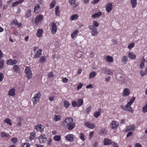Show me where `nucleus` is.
<instances>
[{"label": "nucleus", "mask_w": 147, "mask_h": 147, "mask_svg": "<svg viewBox=\"0 0 147 147\" xmlns=\"http://www.w3.org/2000/svg\"><path fill=\"white\" fill-rule=\"evenodd\" d=\"M135 100V97H133L126 105V108L128 109L127 111L131 113H133L134 111L132 108L131 107V106L134 103Z\"/></svg>", "instance_id": "nucleus-1"}, {"label": "nucleus", "mask_w": 147, "mask_h": 147, "mask_svg": "<svg viewBox=\"0 0 147 147\" xmlns=\"http://www.w3.org/2000/svg\"><path fill=\"white\" fill-rule=\"evenodd\" d=\"M41 96V94L40 92H38L34 94V96L32 98L33 105H34L37 104L39 101Z\"/></svg>", "instance_id": "nucleus-2"}, {"label": "nucleus", "mask_w": 147, "mask_h": 147, "mask_svg": "<svg viewBox=\"0 0 147 147\" xmlns=\"http://www.w3.org/2000/svg\"><path fill=\"white\" fill-rule=\"evenodd\" d=\"M73 119L72 118L68 117L62 123V126L65 127H67L69 125L73 123Z\"/></svg>", "instance_id": "nucleus-3"}, {"label": "nucleus", "mask_w": 147, "mask_h": 147, "mask_svg": "<svg viewBox=\"0 0 147 147\" xmlns=\"http://www.w3.org/2000/svg\"><path fill=\"white\" fill-rule=\"evenodd\" d=\"M25 72L27 78L28 79L31 78L32 77V74L30 68V67L26 66Z\"/></svg>", "instance_id": "nucleus-4"}, {"label": "nucleus", "mask_w": 147, "mask_h": 147, "mask_svg": "<svg viewBox=\"0 0 147 147\" xmlns=\"http://www.w3.org/2000/svg\"><path fill=\"white\" fill-rule=\"evenodd\" d=\"M43 19V16L41 14L37 15L35 19V23L36 25L41 23Z\"/></svg>", "instance_id": "nucleus-5"}, {"label": "nucleus", "mask_w": 147, "mask_h": 147, "mask_svg": "<svg viewBox=\"0 0 147 147\" xmlns=\"http://www.w3.org/2000/svg\"><path fill=\"white\" fill-rule=\"evenodd\" d=\"M88 27L91 30V34L93 36H94L98 34L97 28L94 26L91 25L89 26Z\"/></svg>", "instance_id": "nucleus-6"}, {"label": "nucleus", "mask_w": 147, "mask_h": 147, "mask_svg": "<svg viewBox=\"0 0 147 147\" xmlns=\"http://www.w3.org/2000/svg\"><path fill=\"white\" fill-rule=\"evenodd\" d=\"M119 124L118 122L116 121H113L110 123V125L112 129H115L117 128Z\"/></svg>", "instance_id": "nucleus-7"}, {"label": "nucleus", "mask_w": 147, "mask_h": 147, "mask_svg": "<svg viewBox=\"0 0 147 147\" xmlns=\"http://www.w3.org/2000/svg\"><path fill=\"white\" fill-rule=\"evenodd\" d=\"M113 5L111 2L108 3L106 6V10L107 12L109 13L113 9Z\"/></svg>", "instance_id": "nucleus-8"}, {"label": "nucleus", "mask_w": 147, "mask_h": 147, "mask_svg": "<svg viewBox=\"0 0 147 147\" xmlns=\"http://www.w3.org/2000/svg\"><path fill=\"white\" fill-rule=\"evenodd\" d=\"M51 28V31L52 34H55L57 31V28L56 24L55 23L53 22L52 23Z\"/></svg>", "instance_id": "nucleus-9"}, {"label": "nucleus", "mask_w": 147, "mask_h": 147, "mask_svg": "<svg viewBox=\"0 0 147 147\" xmlns=\"http://www.w3.org/2000/svg\"><path fill=\"white\" fill-rule=\"evenodd\" d=\"M65 138L66 140L69 142H72L74 140V136L73 134H69L66 135Z\"/></svg>", "instance_id": "nucleus-10"}, {"label": "nucleus", "mask_w": 147, "mask_h": 147, "mask_svg": "<svg viewBox=\"0 0 147 147\" xmlns=\"http://www.w3.org/2000/svg\"><path fill=\"white\" fill-rule=\"evenodd\" d=\"M130 91L129 89L126 88L124 89L123 91L122 95L123 97H126L128 96L130 94Z\"/></svg>", "instance_id": "nucleus-11"}, {"label": "nucleus", "mask_w": 147, "mask_h": 147, "mask_svg": "<svg viewBox=\"0 0 147 147\" xmlns=\"http://www.w3.org/2000/svg\"><path fill=\"white\" fill-rule=\"evenodd\" d=\"M38 139L40 143H44L46 141L47 138L45 135H42L40 136Z\"/></svg>", "instance_id": "nucleus-12"}, {"label": "nucleus", "mask_w": 147, "mask_h": 147, "mask_svg": "<svg viewBox=\"0 0 147 147\" xmlns=\"http://www.w3.org/2000/svg\"><path fill=\"white\" fill-rule=\"evenodd\" d=\"M6 64L7 65H13L16 64L17 63V61L16 60H13L10 59L6 61Z\"/></svg>", "instance_id": "nucleus-13"}, {"label": "nucleus", "mask_w": 147, "mask_h": 147, "mask_svg": "<svg viewBox=\"0 0 147 147\" xmlns=\"http://www.w3.org/2000/svg\"><path fill=\"white\" fill-rule=\"evenodd\" d=\"M42 52V50L41 49H39L37 51L35 54L34 55V58L35 59L38 58L40 57L41 55Z\"/></svg>", "instance_id": "nucleus-14"}, {"label": "nucleus", "mask_w": 147, "mask_h": 147, "mask_svg": "<svg viewBox=\"0 0 147 147\" xmlns=\"http://www.w3.org/2000/svg\"><path fill=\"white\" fill-rule=\"evenodd\" d=\"M85 125L88 127L92 129L95 127V124L94 123H90V122H86L85 123Z\"/></svg>", "instance_id": "nucleus-15"}, {"label": "nucleus", "mask_w": 147, "mask_h": 147, "mask_svg": "<svg viewBox=\"0 0 147 147\" xmlns=\"http://www.w3.org/2000/svg\"><path fill=\"white\" fill-rule=\"evenodd\" d=\"M43 30L42 29H38L37 30L36 36L40 38L42 36Z\"/></svg>", "instance_id": "nucleus-16"}, {"label": "nucleus", "mask_w": 147, "mask_h": 147, "mask_svg": "<svg viewBox=\"0 0 147 147\" xmlns=\"http://www.w3.org/2000/svg\"><path fill=\"white\" fill-rule=\"evenodd\" d=\"M113 142L110 139L108 138H105L104 139V144L105 145H111Z\"/></svg>", "instance_id": "nucleus-17"}, {"label": "nucleus", "mask_w": 147, "mask_h": 147, "mask_svg": "<svg viewBox=\"0 0 147 147\" xmlns=\"http://www.w3.org/2000/svg\"><path fill=\"white\" fill-rule=\"evenodd\" d=\"M42 127L43 126L41 124H40L38 125H36L35 126V128L37 131H39L42 132L43 131Z\"/></svg>", "instance_id": "nucleus-18"}, {"label": "nucleus", "mask_w": 147, "mask_h": 147, "mask_svg": "<svg viewBox=\"0 0 147 147\" xmlns=\"http://www.w3.org/2000/svg\"><path fill=\"white\" fill-rule=\"evenodd\" d=\"M135 126L134 125L132 124L130 125L127 127L125 130V131L126 132H127L128 131L130 130H133L135 129Z\"/></svg>", "instance_id": "nucleus-19"}, {"label": "nucleus", "mask_w": 147, "mask_h": 147, "mask_svg": "<svg viewBox=\"0 0 147 147\" xmlns=\"http://www.w3.org/2000/svg\"><path fill=\"white\" fill-rule=\"evenodd\" d=\"M15 89L13 88L9 91L8 95L11 96H14L15 95Z\"/></svg>", "instance_id": "nucleus-20"}, {"label": "nucleus", "mask_w": 147, "mask_h": 147, "mask_svg": "<svg viewBox=\"0 0 147 147\" xmlns=\"http://www.w3.org/2000/svg\"><path fill=\"white\" fill-rule=\"evenodd\" d=\"M101 108H99L98 109L97 111L94 114V116L96 118H98L99 116L101 115Z\"/></svg>", "instance_id": "nucleus-21"}, {"label": "nucleus", "mask_w": 147, "mask_h": 147, "mask_svg": "<svg viewBox=\"0 0 147 147\" xmlns=\"http://www.w3.org/2000/svg\"><path fill=\"white\" fill-rule=\"evenodd\" d=\"M128 56L131 59H134L136 57V56L134 53L133 52H130L128 54Z\"/></svg>", "instance_id": "nucleus-22"}, {"label": "nucleus", "mask_w": 147, "mask_h": 147, "mask_svg": "<svg viewBox=\"0 0 147 147\" xmlns=\"http://www.w3.org/2000/svg\"><path fill=\"white\" fill-rule=\"evenodd\" d=\"M130 3L132 7L134 8L136 7L137 5V0H130Z\"/></svg>", "instance_id": "nucleus-23"}, {"label": "nucleus", "mask_w": 147, "mask_h": 147, "mask_svg": "<svg viewBox=\"0 0 147 147\" xmlns=\"http://www.w3.org/2000/svg\"><path fill=\"white\" fill-rule=\"evenodd\" d=\"M102 14V12L101 11H99L95 13L94 14L92 15L91 17L92 18H96L97 17H99L100 16H101Z\"/></svg>", "instance_id": "nucleus-24"}, {"label": "nucleus", "mask_w": 147, "mask_h": 147, "mask_svg": "<svg viewBox=\"0 0 147 147\" xmlns=\"http://www.w3.org/2000/svg\"><path fill=\"white\" fill-rule=\"evenodd\" d=\"M59 8L58 6H56L55 8V12L56 16L59 17L60 16V11L59 9Z\"/></svg>", "instance_id": "nucleus-25"}, {"label": "nucleus", "mask_w": 147, "mask_h": 147, "mask_svg": "<svg viewBox=\"0 0 147 147\" xmlns=\"http://www.w3.org/2000/svg\"><path fill=\"white\" fill-rule=\"evenodd\" d=\"M37 6H35L34 8V12L36 13L39 12V11L40 10V6L39 4H37Z\"/></svg>", "instance_id": "nucleus-26"}, {"label": "nucleus", "mask_w": 147, "mask_h": 147, "mask_svg": "<svg viewBox=\"0 0 147 147\" xmlns=\"http://www.w3.org/2000/svg\"><path fill=\"white\" fill-rule=\"evenodd\" d=\"M79 32V30H76L75 31H74L71 34V38L73 39L75 37H76V36L78 34Z\"/></svg>", "instance_id": "nucleus-27"}, {"label": "nucleus", "mask_w": 147, "mask_h": 147, "mask_svg": "<svg viewBox=\"0 0 147 147\" xmlns=\"http://www.w3.org/2000/svg\"><path fill=\"white\" fill-rule=\"evenodd\" d=\"M121 62L124 64L126 63L127 61V56H123L121 59Z\"/></svg>", "instance_id": "nucleus-28"}, {"label": "nucleus", "mask_w": 147, "mask_h": 147, "mask_svg": "<svg viewBox=\"0 0 147 147\" xmlns=\"http://www.w3.org/2000/svg\"><path fill=\"white\" fill-rule=\"evenodd\" d=\"M145 59L144 58H143L141 60V63L140 65V67L141 69L145 67L144 62L145 61Z\"/></svg>", "instance_id": "nucleus-29"}, {"label": "nucleus", "mask_w": 147, "mask_h": 147, "mask_svg": "<svg viewBox=\"0 0 147 147\" xmlns=\"http://www.w3.org/2000/svg\"><path fill=\"white\" fill-rule=\"evenodd\" d=\"M61 119V117L60 115H55L53 118V120L57 122L60 120Z\"/></svg>", "instance_id": "nucleus-30"}, {"label": "nucleus", "mask_w": 147, "mask_h": 147, "mask_svg": "<svg viewBox=\"0 0 147 147\" xmlns=\"http://www.w3.org/2000/svg\"><path fill=\"white\" fill-rule=\"evenodd\" d=\"M83 100L82 99H79L78 100L77 104L78 107H79L82 105L83 104Z\"/></svg>", "instance_id": "nucleus-31"}, {"label": "nucleus", "mask_w": 147, "mask_h": 147, "mask_svg": "<svg viewBox=\"0 0 147 147\" xmlns=\"http://www.w3.org/2000/svg\"><path fill=\"white\" fill-rule=\"evenodd\" d=\"M102 71L103 72L104 74H107L110 75L111 74V72L110 71L108 70L106 68H103Z\"/></svg>", "instance_id": "nucleus-32"}, {"label": "nucleus", "mask_w": 147, "mask_h": 147, "mask_svg": "<svg viewBox=\"0 0 147 147\" xmlns=\"http://www.w3.org/2000/svg\"><path fill=\"white\" fill-rule=\"evenodd\" d=\"M96 73L95 71H92L90 72L89 74V78L91 79L93 78L96 75Z\"/></svg>", "instance_id": "nucleus-33"}, {"label": "nucleus", "mask_w": 147, "mask_h": 147, "mask_svg": "<svg viewBox=\"0 0 147 147\" xmlns=\"http://www.w3.org/2000/svg\"><path fill=\"white\" fill-rule=\"evenodd\" d=\"M13 69L15 72L17 73L20 70V68L18 65H16L13 66Z\"/></svg>", "instance_id": "nucleus-34"}, {"label": "nucleus", "mask_w": 147, "mask_h": 147, "mask_svg": "<svg viewBox=\"0 0 147 147\" xmlns=\"http://www.w3.org/2000/svg\"><path fill=\"white\" fill-rule=\"evenodd\" d=\"M75 125H76L75 123H72L68 126V129L69 130L73 129L75 127Z\"/></svg>", "instance_id": "nucleus-35"}, {"label": "nucleus", "mask_w": 147, "mask_h": 147, "mask_svg": "<svg viewBox=\"0 0 147 147\" xmlns=\"http://www.w3.org/2000/svg\"><path fill=\"white\" fill-rule=\"evenodd\" d=\"M36 134L34 132H31L30 133V140H32L35 138Z\"/></svg>", "instance_id": "nucleus-36"}, {"label": "nucleus", "mask_w": 147, "mask_h": 147, "mask_svg": "<svg viewBox=\"0 0 147 147\" xmlns=\"http://www.w3.org/2000/svg\"><path fill=\"white\" fill-rule=\"evenodd\" d=\"M64 106L66 108L69 107L70 104V103L67 100H65L64 102Z\"/></svg>", "instance_id": "nucleus-37"}, {"label": "nucleus", "mask_w": 147, "mask_h": 147, "mask_svg": "<svg viewBox=\"0 0 147 147\" xmlns=\"http://www.w3.org/2000/svg\"><path fill=\"white\" fill-rule=\"evenodd\" d=\"M78 17V16L77 14H74L72 15L70 17V19L71 20H77Z\"/></svg>", "instance_id": "nucleus-38"}, {"label": "nucleus", "mask_w": 147, "mask_h": 147, "mask_svg": "<svg viewBox=\"0 0 147 147\" xmlns=\"http://www.w3.org/2000/svg\"><path fill=\"white\" fill-rule=\"evenodd\" d=\"M46 58L44 56H42L39 58V62L41 63H44L46 60Z\"/></svg>", "instance_id": "nucleus-39"}, {"label": "nucleus", "mask_w": 147, "mask_h": 147, "mask_svg": "<svg viewBox=\"0 0 147 147\" xmlns=\"http://www.w3.org/2000/svg\"><path fill=\"white\" fill-rule=\"evenodd\" d=\"M56 3V1L55 0H53L50 4V9L53 8L55 5Z\"/></svg>", "instance_id": "nucleus-40"}, {"label": "nucleus", "mask_w": 147, "mask_h": 147, "mask_svg": "<svg viewBox=\"0 0 147 147\" xmlns=\"http://www.w3.org/2000/svg\"><path fill=\"white\" fill-rule=\"evenodd\" d=\"M61 139V136L59 135H55L54 137V140L56 141H59Z\"/></svg>", "instance_id": "nucleus-41"}, {"label": "nucleus", "mask_w": 147, "mask_h": 147, "mask_svg": "<svg viewBox=\"0 0 147 147\" xmlns=\"http://www.w3.org/2000/svg\"><path fill=\"white\" fill-rule=\"evenodd\" d=\"M4 121L10 125H11L12 124L11 121L9 118H5L4 120Z\"/></svg>", "instance_id": "nucleus-42"}, {"label": "nucleus", "mask_w": 147, "mask_h": 147, "mask_svg": "<svg viewBox=\"0 0 147 147\" xmlns=\"http://www.w3.org/2000/svg\"><path fill=\"white\" fill-rule=\"evenodd\" d=\"M31 15V11L30 10H28L26 13L25 16L26 18H29Z\"/></svg>", "instance_id": "nucleus-43"}, {"label": "nucleus", "mask_w": 147, "mask_h": 147, "mask_svg": "<svg viewBox=\"0 0 147 147\" xmlns=\"http://www.w3.org/2000/svg\"><path fill=\"white\" fill-rule=\"evenodd\" d=\"M106 59L107 61L110 63H112L113 61V58L111 56H107L106 57Z\"/></svg>", "instance_id": "nucleus-44"}, {"label": "nucleus", "mask_w": 147, "mask_h": 147, "mask_svg": "<svg viewBox=\"0 0 147 147\" xmlns=\"http://www.w3.org/2000/svg\"><path fill=\"white\" fill-rule=\"evenodd\" d=\"M9 136V134H6L4 132H2L1 133V136L2 138L5 137L7 138Z\"/></svg>", "instance_id": "nucleus-45"}, {"label": "nucleus", "mask_w": 147, "mask_h": 147, "mask_svg": "<svg viewBox=\"0 0 147 147\" xmlns=\"http://www.w3.org/2000/svg\"><path fill=\"white\" fill-rule=\"evenodd\" d=\"M4 61L3 59H0V69H2L4 66Z\"/></svg>", "instance_id": "nucleus-46"}, {"label": "nucleus", "mask_w": 147, "mask_h": 147, "mask_svg": "<svg viewBox=\"0 0 147 147\" xmlns=\"http://www.w3.org/2000/svg\"><path fill=\"white\" fill-rule=\"evenodd\" d=\"M107 130L105 128H102L100 131V133L104 135L107 134Z\"/></svg>", "instance_id": "nucleus-47"}, {"label": "nucleus", "mask_w": 147, "mask_h": 147, "mask_svg": "<svg viewBox=\"0 0 147 147\" xmlns=\"http://www.w3.org/2000/svg\"><path fill=\"white\" fill-rule=\"evenodd\" d=\"M142 111L144 113L147 112V102L146 105L142 108Z\"/></svg>", "instance_id": "nucleus-48"}, {"label": "nucleus", "mask_w": 147, "mask_h": 147, "mask_svg": "<svg viewBox=\"0 0 147 147\" xmlns=\"http://www.w3.org/2000/svg\"><path fill=\"white\" fill-rule=\"evenodd\" d=\"M18 22V21L16 19H14L13 21L11 22L10 25H16L17 24V23Z\"/></svg>", "instance_id": "nucleus-49"}, {"label": "nucleus", "mask_w": 147, "mask_h": 147, "mask_svg": "<svg viewBox=\"0 0 147 147\" xmlns=\"http://www.w3.org/2000/svg\"><path fill=\"white\" fill-rule=\"evenodd\" d=\"M22 147H30V145L28 143H24L22 144Z\"/></svg>", "instance_id": "nucleus-50"}, {"label": "nucleus", "mask_w": 147, "mask_h": 147, "mask_svg": "<svg viewBox=\"0 0 147 147\" xmlns=\"http://www.w3.org/2000/svg\"><path fill=\"white\" fill-rule=\"evenodd\" d=\"M72 105L73 107H78L77 102L75 100L72 102Z\"/></svg>", "instance_id": "nucleus-51"}, {"label": "nucleus", "mask_w": 147, "mask_h": 147, "mask_svg": "<svg viewBox=\"0 0 147 147\" xmlns=\"http://www.w3.org/2000/svg\"><path fill=\"white\" fill-rule=\"evenodd\" d=\"M140 74L143 77L147 74V72L145 71H144L142 70L140 72Z\"/></svg>", "instance_id": "nucleus-52"}, {"label": "nucleus", "mask_w": 147, "mask_h": 147, "mask_svg": "<svg viewBox=\"0 0 147 147\" xmlns=\"http://www.w3.org/2000/svg\"><path fill=\"white\" fill-rule=\"evenodd\" d=\"M80 138L83 141H84V134L82 133H81L80 134L79 136Z\"/></svg>", "instance_id": "nucleus-53"}, {"label": "nucleus", "mask_w": 147, "mask_h": 147, "mask_svg": "<svg viewBox=\"0 0 147 147\" xmlns=\"http://www.w3.org/2000/svg\"><path fill=\"white\" fill-rule=\"evenodd\" d=\"M20 4V3L19 1H18L13 3L12 4L11 6L12 7H14Z\"/></svg>", "instance_id": "nucleus-54"}, {"label": "nucleus", "mask_w": 147, "mask_h": 147, "mask_svg": "<svg viewBox=\"0 0 147 147\" xmlns=\"http://www.w3.org/2000/svg\"><path fill=\"white\" fill-rule=\"evenodd\" d=\"M76 0H69V3L72 6H73L76 2Z\"/></svg>", "instance_id": "nucleus-55"}, {"label": "nucleus", "mask_w": 147, "mask_h": 147, "mask_svg": "<svg viewBox=\"0 0 147 147\" xmlns=\"http://www.w3.org/2000/svg\"><path fill=\"white\" fill-rule=\"evenodd\" d=\"M54 76V75L53 72H51L50 73H49L48 74V77L50 78H53Z\"/></svg>", "instance_id": "nucleus-56"}, {"label": "nucleus", "mask_w": 147, "mask_h": 147, "mask_svg": "<svg viewBox=\"0 0 147 147\" xmlns=\"http://www.w3.org/2000/svg\"><path fill=\"white\" fill-rule=\"evenodd\" d=\"M18 139L16 137H14L11 139V141L15 144L17 141Z\"/></svg>", "instance_id": "nucleus-57"}, {"label": "nucleus", "mask_w": 147, "mask_h": 147, "mask_svg": "<svg viewBox=\"0 0 147 147\" xmlns=\"http://www.w3.org/2000/svg\"><path fill=\"white\" fill-rule=\"evenodd\" d=\"M93 26L94 27H97L99 25L98 23L96 21H94L93 23Z\"/></svg>", "instance_id": "nucleus-58"}, {"label": "nucleus", "mask_w": 147, "mask_h": 147, "mask_svg": "<svg viewBox=\"0 0 147 147\" xmlns=\"http://www.w3.org/2000/svg\"><path fill=\"white\" fill-rule=\"evenodd\" d=\"M135 44L134 43H131L128 46V48L129 49H132L134 46Z\"/></svg>", "instance_id": "nucleus-59"}, {"label": "nucleus", "mask_w": 147, "mask_h": 147, "mask_svg": "<svg viewBox=\"0 0 147 147\" xmlns=\"http://www.w3.org/2000/svg\"><path fill=\"white\" fill-rule=\"evenodd\" d=\"M4 77L3 73L2 72H0V82L2 81Z\"/></svg>", "instance_id": "nucleus-60"}, {"label": "nucleus", "mask_w": 147, "mask_h": 147, "mask_svg": "<svg viewBox=\"0 0 147 147\" xmlns=\"http://www.w3.org/2000/svg\"><path fill=\"white\" fill-rule=\"evenodd\" d=\"M83 84L81 83H80L77 87V89L78 90H79L81 89L82 87Z\"/></svg>", "instance_id": "nucleus-61"}, {"label": "nucleus", "mask_w": 147, "mask_h": 147, "mask_svg": "<svg viewBox=\"0 0 147 147\" xmlns=\"http://www.w3.org/2000/svg\"><path fill=\"white\" fill-rule=\"evenodd\" d=\"M91 110V107L90 106L86 109V112L88 114H89Z\"/></svg>", "instance_id": "nucleus-62"}, {"label": "nucleus", "mask_w": 147, "mask_h": 147, "mask_svg": "<svg viewBox=\"0 0 147 147\" xmlns=\"http://www.w3.org/2000/svg\"><path fill=\"white\" fill-rule=\"evenodd\" d=\"M112 144V146L113 147H118V144L117 143L113 142Z\"/></svg>", "instance_id": "nucleus-63"}, {"label": "nucleus", "mask_w": 147, "mask_h": 147, "mask_svg": "<svg viewBox=\"0 0 147 147\" xmlns=\"http://www.w3.org/2000/svg\"><path fill=\"white\" fill-rule=\"evenodd\" d=\"M135 147H142V145L139 143H136L135 144Z\"/></svg>", "instance_id": "nucleus-64"}]
</instances>
